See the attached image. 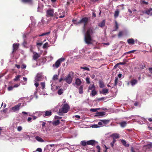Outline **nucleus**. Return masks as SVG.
Wrapping results in <instances>:
<instances>
[{
    "label": "nucleus",
    "mask_w": 152,
    "mask_h": 152,
    "mask_svg": "<svg viewBox=\"0 0 152 152\" xmlns=\"http://www.w3.org/2000/svg\"><path fill=\"white\" fill-rule=\"evenodd\" d=\"M92 33V30L91 28H88L86 33L85 34L84 40L88 45L92 44L93 40L91 37V34Z\"/></svg>",
    "instance_id": "f257e3e1"
},
{
    "label": "nucleus",
    "mask_w": 152,
    "mask_h": 152,
    "mask_svg": "<svg viewBox=\"0 0 152 152\" xmlns=\"http://www.w3.org/2000/svg\"><path fill=\"white\" fill-rule=\"evenodd\" d=\"M89 19L88 18L85 17L82 18L79 21H77L75 20H73L72 22L74 24L77 25L80 23L83 24V28L84 29L85 28L86 25L88 23Z\"/></svg>",
    "instance_id": "f03ea898"
},
{
    "label": "nucleus",
    "mask_w": 152,
    "mask_h": 152,
    "mask_svg": "<svg viewBox=\"0 0 152 152\" xmlns=\"http://www.w3.org/2000/svg\"><path fill=\"white\" fill-rule=\"evenodd\" d=\"M69 109V106L66 104H64L61 108L59 109L58 112V115H61L60 114L66 113L67 112Z\"/></svg>",
    "instance_id": "7ed1b4c3"
},
{
    "label": "nucleus",
    "mask_w": 152,
    "mask_h": 152,
    "mask_svg": "<svg viewBox=\"0 0 152 152\" xmlns=\"http://www.w3.org/2000/svg\"><path fill=\"white\" fill-rule=\"evenodd\" d=\"M65 59L64 58H61L57 60L54 64L53 65V67L54 69L58 68L60 65L61 62L64 61Z\"/></svg>",
    "instance_id": "20e7f679"
},
{
    "label": "nucleus",
    "mask_w": 152,
    "mask_h": 152,
    "mask_svg": "<svg viewBox=\"0 0 152 152\" xmlns=\"http://www.w3.org/2000/svg\"><path fill=\"white\" fill-rule=\"evenodd\" d=\"M21 103H18L17 105L11 108L9 110L10 112H17L21 107Z\"/></svg>",
    "instance_id": "39448f33"
},
{
    "label": "nucleus",
    "mask_w": 152,
    "mask_h": 152,
    "mask_svg": "<svg viewBox=\"0 0 152 152\" xmlns=\"http://www.w3.org/2000/svg\"><path fill=\"white\" fill-rule=\"evenodd\" d=\"M73 72H70L68 74L65 79H64V80L66 81V82L68 84H70L72 82V75H73Z\"/></svg>",
    "instance_id": "423d86ee"
},
{
    "label": "nucleus",
    "mask_w": 152,
    "mask_h": 152,
    "mask_svg": "<svg viewBox=\"0 0 152 152\" xmlns=\"http://www.w3.org/2000/svg\"><path fill=\"white\" fill-rule=\"evenodd\" d=\"M54 10L52 9L48 10L46 12V16L47 17H53V16Z\"/></svg>",
    "instance_id": "0eeeda50"
},
{
    "label": "nucleus",
    "mask_w": 152,
    "mask_h": 152,
    "mask_svg": "<svg viewBox=\"0 0 152 152\" xmlns=\"http://www.w3.org/2000/svg\"><path fill=\"white\" fill-rule=\"evenodd\" d=\"M42 79V73H38L35 77V80L36 81H41Z\"/></svg>",
    "instance_id": "6e6552de"
},
{
    "label": "nucleus",
    "mask_w": 152,
    "mask_h": 152,
    "mask_svg": "<svg viewBox=\"0 0 152 152\" xmlns=\"http://www.w3.org/2000/svg\"><path fill=\"white\" fill-rule=\"evenodd\" d=\"M87 145H93L96 143H97V142L93 140H91L87 141Z\"/></svg>",
    "instance_id": "1a4fd4ad"
},
{
    "label": "nucleus",
    "mask_w": 152,
    "mask_h": 152,
    "mask_svg": "<svg viewBox=\"0 0 152 152\" xmlns=\"http://www.w3.org/2000/svg\"><path fill=\"white\" fill-rule=\"evenodd\" d=\"M40 55L39 54L36 52L33 53V59L36 60L39 57Z\"/></svg>",
    "instance_id": "9d476101"
},
{
    "label": "nucleus",
    "mask_w": 152,
    "mask_h": 152,
    "mask_svg": "<svg viewBox=\"0 0 152 152\" xmlns=\"http://www.w3.org/2000/svg\"><path fill=\"white\" fill-rule=\"evenodd\" d=\"M19 44L17 43H14L13 45V50L12 53H13L14 52L17 50Z\"/></svg>",
    "instance_id": "9b49d317"
},
{
    "label": "nucleus",
    "mask_w": 152,
    "mask_h": 152,
    "mask_svg": "<svg viewBox=\"0 0 152 152\" xmlns=\"http://www.w3.org/2000/svg\"><path fill=\"white\" fill-rule=\"evenodd\" d=\"M23 2L28 3L29 5H31L33 4V1L32 0H22Z\"/></svg>",
    "instance_id": "f8f14e48"
},
{
    "label": "nucleus",
    "mask_w": 152,
    "mask_h": 152,
    "mask_svg": "<svg viewBox=\"0 0 152 152\" xmlns=\"http://www.w3.org/2000/svg\"><path fill=\"white\" fill-rule=\"evenodd\" d=\"M137 83V80L136 79L131 80L130 81V84L132 86H133Z\"/></svg>",
    "instance_id": "ddd939ff"
},
{
    "label": "nucleus",
    "mask_w": 152,
    "mask_h": 152,
    "mask_svg": "<svg viewBox=\"0 0 152 152\" xmlns=\"http://www.w3.org/2000/svg\"><path fill=\"white\" fill-rule=\"evenodd\" d=\"M59 15H60L59 18H62L65 16V12L64 11H62L61 10H59Z\"/></svg>",
    "instance_id": "4468645a"
},
{
    "label": "nucleus",
    "mask_w": 152,
    "mask_h": 152,
    "mask_svg": "<svg viewBox=\"0 0 152 152\" xmlns=\"http://www.w3.org/2000/svg\"><path fill=\"white\" fill-rule=\"evenodd\" d=\"M101 93L104 95H106L108 93V89L107 88H104Z\"/></svg>",
    "instance_id": "2eb2a0df"
},
{
    "label": "nucleus",
    "mask_w": 152,
    "mask_h": 152,
    "mask_svg": "<svg viewBox=\"0 0 152 152\" xmlns=\"http://www.w3.org/2000/svg\"><path fill=\"white\" fill-rule=\"evenodd\" d=\"M81 83L82 82L80 79L77 78L76 79L75 83L77 86H80Z\"/></svg>",
    "instance_id": "dca6fc26"
},
{
    "label": "nucleus",
    "mask_w": 152,
    "mask_h": 152,
    "mask_svg": "<svg viewBox=\"0 0 152 152\" xmlns=\"http://www.w3.org/2000/svg\"><path fill=\"white\" fill-rule=\"evenodd\" d=\"M127 42L129 44L133 45L134 43V41L132 38L129 39L127 40Z\"/></svg>",
    "instance_id": "f3484780"
},
{
    "label": "nucleus",
    "mask_w": 152,
    "mask_h": 152,
    "mask_svg": "<svg viewBox=\"0 0 152 152\" xmlns=\"http://www.w3.org/2000/svg\"><path fill=\"white\" fill-rule=\"evenodd\" d=\"M52 124L53 125L57 126L60 124V121L58 120H54L52 122Z\"/></svg>",
    "instance_id": "a211bd4d"
},
{
    "label": "nucleus",
    "mask_w": 152,
    "mask_h": 152,
    "mask_svg": "<svg viewBox=\"0 0 152 152\" xmlns=\"http://www.w3.org/2000/svg\"><path fill=\"white\" fill-rule=\"evenodd\" d=\"M45 113V115L46 116H49L52 114V112L50 110L46 111Z\"/></svg>",
    "instance_id": "6ab92c4d"
},
{
    "label": "nucleus",
    "mask_w": 152,
    "mask_h": 152,
    "mask_svg": "<svg viewBox=\"0 0 152 152\" xmlns=\"http://www.w3.org/2000/svg\"><path fill=\"white\" fill-rule=\"evenodd\" d=\"M119 13V11L118 9H117L115 11L114 13V17L115 18H116L118 16Z\"/></svg>",
    "instance_id": "aec40b11"
},
{
    "label": "nucleus",
    "mask_w": 152,
    "mask_h": 152,
    "mask_svg": "<svg viewBox=\"0 0 152 152\" xmlns=\"http://www.w3.org/2000/svg\"><path fill=\"white\" fill-rule=\"evenodd\" d=\"M88 92H89V90H95V87L94 84H93L92 85H90L88 87Z\"/></svg>",
    "instance_id": "412c9836"
},
{
    "label": "nucleus",
    "mask_w": 152,
    "mask_h": 152,
    "mask_svg": "<svg viewBox=\"0 0 152 152\" xmlns=\"http://www.w3.org/2000/svg\"><path fill=\"white\" fill-rule=\"evenodd\" d=\"M105 24V21L104 20H103L99 24L98 26L101 27H103L104 26Z\"/></svg>",
    "instance_id": "4be33fe9"
},
{
    "label": "nucleus",
    "mask_w": 152,
    "mask_h": 152,
    "mask_svg": "<svg viewBox=\"0 0 152 152\" xmlns=\"http://www.w3.org/2000/svg\"><path fill=\"white\" fill-rule=\"evenodd\" d=\"M83 86L82 85L79 88V92L80 94H82L83 93Z\"/></svg>",
    "instance_id": "5701e85b"
},
{
    "label": "nucleus",
    "mask_w": 152,
    "mask_h": 152,
    "mask_svg": "<svg viewBox=\"0 0 152 152\" xmlns=\"http://www.w3.org/2000/svg\"><path fill=\"white\" fill-rule=\"evenodd\" d=\"M36 139L39 142H43L44 141L40 137L38 136H36L35 137Z\"/></svg>",
    "instance_id": "b1692460"
},
{
    "label": "nucleus",
    "mask_w": 152,
    "mask_h": 152,
    "mask_svg": "<svg viewBox=\"0 0 152 152\" xmlns=\"http://www.w3.org/2000/svg\"><path fill=\"white\" fill-rule=\"evenodd\" d=\"M41 122L42 123V124H41L42 126V130L43 131L45 132V130L44 129L45 128V125L46 124V123L44 121H41Z\"/></svg>",
    "instance_id": "393cba45"
},
{
    "label": "nucleus",
    "mask_w": 152,
    "mask_h": 152,
    "mask_svg": "<svg viewBox=\"0 0 152 152\" xmlns=\"http://www.w3.org/2000/svg\"><path fill=\"white\" fill-rule=\"evenodd\" d=\"M87 141L85 140H83L80 142V144L83 146H85L87 145Z\"/></svg>",
    "instance_id": "a878e982"
},
{
    "label": "nucleus",
    "mask_w": 152,
    "mask_h": 152,
    "mask_svg": "<svg viewBox=\"0 0 152 152\" xmlns=\"http://www.w3.org/2000/svg\"><path fill=\"white\" fill-rule=\"evenodd\" d=\"M121 142L123 145L124 146L127 147L129 146V144H127L125 140H121Z\"/></svg>",
    "instance_id": "bb28decb"
},
{
    "label": "nucleus",
    "mask_w": 152,
    "mask_h": 152,
    "mask_svg": "<svg viewBox=\"0 0 152 152\" xmlns=\"http://www.w3.org/2000/svg\"><path fill=\"white\" fill-rule=\"evenodd\" d=\"M112 136L115 139H118L119 138V135L117 133L113 134L112 135Z\"/></svg>",
    "instance_id": "cd10ccee"
},
{
    "label": "nucleus",
    "mask_w": 152,
    "mask_h": 152,
    "mask_svg": "<svg viewBox=\"0 0 152 152\" xmlns=\"http://www.w3.org/2000/svg\"><path fill=\"white\" fill-rule=\"evenodd\" d=\"M99 87L101 88H103L104 87V84L103 82L99 80Z\"/></svg>",
    "instance_id": "c85d7f7f"
},
{
    "label": "nucleus",
    "mask_w": 152,
    "mask_h": 152,
    "mask_svg": "<svg viewBox=\"0 0 152 152\" xmlns=\"http://www.w3.org/2000/svg\"><path fill=\"white\" fill-rule=\"evenodd\" d=\"M50 31H49L47 32H46L42 34H41L39 35L38 36L39 37L43 36H44L48 35L50 33Z\"/></svg>",
    "instance_id": "c756f323"
},
{
    "label": "nucleus",
    "mask_w": 152,
    "mask_h": 152,
    "mask_svg": "<svg viewBox=\"0 0 152 152\" xmlns=\"http://www.w3.org/2000/svg\"><path fill=\"white\" fill-rule=\"evenodd\" d=\"M100 121L102 122L104 126L105 124H107L109 121L108 120H101Z\"/></svg>",
    "instance_id": "7c9ffc66"
},
{
    "label": "nucleus",
    "mask_w": 152,
    "mask_h": 152,
    "mask_svg": "<svg viewBox=\"0 0 152 152\" xmlns=\"http://www.w3.org/2000/svg\"><path fill=\"white\" fill-rule=\"evenodd\" d=\"M121 126L122 127H124L126 124V121H123L121 122L120 124Z\"/></svg>",
    "instance_id": "2f4dec72"
},
{
    "label": "nucleus",
    "mask_w": 152,
    "mask_h": 152,
    "mask_svg": "<svg viewBox=\"0 0 152 152\" xmlns=\"http://www.w3.org/2000/svg\"><path fill=\"white\" fill-rule=\"evenodd\" d=\"M152 9L151 8H150L148 10H146L145 13L148 15H149L150 14L151 12L152 11Z\"/></svg>",
    "instance_id": "473e14b6"
},
{
    "label": "nucleus",
    "mask_w": 152,
    "mask_h": 152,
    "mask_svg": "<svg viewBox=\"0 0 152 152\" xmlns=\"http://www.w3.org/2000/svg\"><path fill=\"white\" fill-rule=\"evenodd\" d=\"M96 94H97V93L95 89V90H93L92 91L91 93L90 94L92 96H94Z\"/></svg>",
    "instance_id": "72a5a7b5"
},
{
    "label": "nucleus",
    "mask_w": 152,
    "mask_h": 152,
    "mask_svg": "<svg viewBox=\"0 0 152 152\" xmlns=\"http://www.w3.org/2000/svg\"><path fill=\"white\" fill-rule=\"evenodd\" d=\"M33 114L35 116L39 117L41 115V113L39 112H35L33 113Z\"/></svg>",
    "instance_id": "f704fd0d"
},
{
    "label": "nucleus",
    "mask_w": 152,
    "mask_h": 152,
    "mask_svg": "<svg viewBox=\"0 0 152 152\" xmlns=\"http://www.w3.org/2000/svg\"><path fill=\"white\" fill-rule=\"evenodd\" d=\"M63 90L62 89H59L58 91V94L59 95H61L63 93Z\"/></svg>",
    "instance_id": "c9c22d12"
},
{
    "label": "nucleus",
    "mask_w": 152,
    "mask_h": 152,
    "mask_svg": "<svg viewBox=\"0 0 152 152\" xmlns=\"http://www.w3.org/2000/svg\"><path fill=\"white\" fill-rule=\"evenodd\" d=\"M99 108H95V109L91 108V109H90V111L91 112H96L98 110H99Z\"/></svg>",
    "instance_id": "e433bc0d"
},
{
    "label": "nucleus",
    "mask_w": 152,
    "mask_h": 152,
    "mask_svg": "<svg viewBox=\"0 0 152 152\" xmlns=\"http://www.w3.org/2000/svg\"><path fill=\"white\" fill-rule=\"evenodd\" d=\"M86 80L87 83L88 84H89L90 83V78L88 77H87L86 79Z\"/></svg>",
    "instance_id": "4c0bfd02"
},
{
    "label": "nucleus",
    "mask_w": 152,
    "mask_h": 152,
    "mask_svg": "<svg viewBox=\"0 0 152 152\" xmlns=\"http://www.w3.org/2000/svg\"><path fill=\"white\" fill-rule=\"evenodd\" d=\"M48 46V42H46L45 43L43 46V48H46Z\"/></svg>",
    "instance_id": "58836bf2"
},
{
    "label": "nucleus",
    "mask_w": 152,
    "mask_h": 152,
    "mask_svg": "<svg viewBox=\"0 0 152 152\" xmlns=\"http://www.w3.org/2000/svg\"><path fill=\"white\" fill-rule=\"evenodd\" d=\"M22 127L21 126H18L17 128V131L18 132H20L22 130Z\"/></svg>",
    "instance_id": "ea45409f"
},
{
    "label": "nucleus",
    "mask_w": 152,
    "mask_h": 152,
    "mask_svg": "<svg viewBox=\"0 0 152 152\" xmlns=\"http://www.w3.org/2000/svg\"><path fill=\"white\" fill-rule=\"evenodd\" d=\"M80 68L81 69H83L84 70H87L88 71H89L90 70L87 67H80Z\"/></svg>",
    "instance_id": "a19ab883"
},
{
    "label": "nucleus",
    "mask_w": 152,
    "mask_h": 152,
    "mask_svg": "<svg viewBox=\"0 0 152 152\" xmlns=\"http://www.w3.org/2000/svg\"><path fill=\"white\" fill-rule=\"evenodd\" d=\"M58 75H54L53 77V80H56L58 79Z\"/></svg>",
    "instance_id": "79ce46f5"
},
{
    "label": "nucleus",
    "mask_w": 152,
    "mask_h": 152,
    "mask_svg": "<svg viewBox=\"0 0 152 152\" xmlns=\"http://www.w3.org/2000/svg\"><path fill=\"white\" fill-rule=\"evenodd\" d=\"M97 114L98 116H102L104 115V112H98Z\"/></svg>",
    "instance_id": "37998d69"
},
{
    "label": "nucleus",
    "mask_w": 152,
    "mask_h": 152,
    "mask_svg": "<svg viewBox=\"0 0 152 152\" xmlns=\"http://www.w3.org/2000/svg\"><path fill=\"white\" fill-rule=\"evenodd\" d=\"M21 77L20 75H17L16 76L15 78L14 79L15 81H17L19 80V78Z\"/></svg>",
    "instance_id": "c03bdc74"
},
{
    "label": "nucleus",
    "mask_w": 152,
    "mask_h": 152,
    "mask_svg": "<svg viewBox=\"0 0 152 152\" xmlns=\"http://www.w3.org/2000/svg\"><path fill=\"white\" fill-rule=\"evenodd\" d=\"M134 105L135 106H138L140 107V104L137 102H136L134 104Z\"/></svg>",
    "instance_id": "a18cd8bd"
},
{
    "label": "nucleus",
    "mask_w": 152,
    "mask_h": 152,
    "mask_svg": "<svg viewBox=\"0 0 152 152\" xmlns=\"http://www.w3.org/2000/svg\"><path fill=\"white\" fill-rule=\"evenodd\" d=\"M115 30H116L118 28V23L116 21H115Z\"/></svg>",
    "instance_id": "49530a36"
},
{
    "label": "nucleus",
    "mask_w": 152,
    "mask_h": 152,
    "mask_svg": "<svg viewBox=\"0 0 152 152\" xmlns=\"http://www.w3.org/2000/svg\"><path fill=\"white\" fill-rule=\"evenodd\" d=\"M13 88V87L12 86H10L7 89L8 91H10L12 90Z\"/></svg>",
    "instance_id": "de8ad7c7"
},
{
    "label": "nucleus",
    "mask_w": 152,
    "mask_h": 152,
    "mask_svg": "<svg viewBox=\"0 0 152 152\" xmlns=\"http://www.w3.org/2000/svg\"><path fill=\"white\" fill-rule=\"evenodd\" d=\"M41 86L42 87V88L44 89L45 86V82H42L41 83Z\"/></svg>",
    "instance_id": "09e8293b"
},
{
    "label": "nucleus",
    "mask_w": 152,
    "mask_h": 152,
    "mask_svg": "<svg viewBox=\"0 0 152 152\" xmlns=\"http://www.w3.org/2000/svg\"><path fill=\"white\" fill-rule=\"evenodd\" d=\"M118 79L117 78H115V86H116L117 85V83L118 82Z\"/></svg>",
    "instance_id": "8fccbe9b"
},
{
    "label": "nucleus",
    "mask_w": 152,
    "mask_h": 152,
    "mask_svg": "<svg viewBox=\"0 0 152 152\" xmlns=\"http://www.w3.org/2000/svg\"><path fill=\"white\" fill-rule=\"evenodd\" d=\"M47 58L48 59H49V60L50 61L52 60L53 59V57L51 55H50V56H48V57H47Z\"/></svg>",
    "instance_id": "3c124183"
},
{
    "label": "nucleus",
    "mask_w": 152,
    "mask_h": 152,
    "mask_svg": "<svg viewBox=\"0 0 152 152\" xmlns=\"http://www.w3.org/2000/svg\"><path fill=\"white\" fill-rule=\"evenodd\" d=\"M98 124L100 126H104V125L103 124L102 122L101 121H100L98 122Z\"/></svg>",
    "instance_id": "603ef678"
},
{
    "label": "nucleus",
    "mask_w": 152,
    "mask_h": 152,
    "mask_svg": "<svg viewBox=\"0 0 152 152\" xmlns=\"http://www.w3.org/2000/svg\"><path fill=\"white\" fill-rule=\"evenodd\" d=\"M135 51V50H132V51H130L128 52L125 53L124 54H126L131 53H134Z\"/></svg>",
    "instance_id": "864d4df0"
},
{
    "label": "nucleus",
    "mask_w": 152,
    "mask_h": 152,
    "mask_svg": "<svg viewBox=\"0 0 152 152\" xmlns=\"http://www.w3.org/2000/svg\"><path fill=\"white\" fill-rule=\"evenodd\" d=\"M123 34V32L122 31L120 32L118 34V36L119 37L121 36Z\"/></svg>",
    "instance_id": "5fc2aeb1"
},
{
    "label": "nucleus",
    "mask_w": 152,
    "mask_h": 152,
    "mask_svg": "<svg viewBox=\"0 0 152 152\" xmlns=\"http://www.w3.org/2000/svg\"><path fill=\"white\" fill-rule=\"evenodd\" d=\"M26 45V42L25 40H24L23 42V45L25 47Z\"/></svg>",
    "instance_id": "6e6d98bb"
},
{
    "label": "nucleus",
    "mask_w": 152,
    "mask_h": 152,
    "mask_svg": "<svg viewBox=\"0 0 152 152\" xmlns=\"http://www.w3.org/2000/svg\"><path fill=\"white\" fill-rule=\"evenodd\" d=\"M32 118L31 117H28L27 119V121L29 122H31V120Z\"/></svg>",
    "instance_id": "4d7b16f0"
},
{
    "label": "nucleus",
    "mask_w": 152,
    "mask_h": 152,
    "mask_svg": "<svg viewBox=\"0 0 152 152\" xmlns=\"http://www.w3.org/2000/svg\"><path fill=\"white\" fill-rule=\"evenodd\" d=\"M29 115L32 116L33 118V120H35L37 117H37V116H36L34 115Z\"/></svg>",
    "instance_id": "13d9d810"
},
{
    "label": "nucleus",
    "mask_w": 152,
    "mask_h": 152,
    "mask_svg": "<svg viewBox=\"0 0 152 152\" xmlns=\"http://www.w3.org/2000/svg\"><path fill=\"white\" fill-rule=\"evenodd\" d=\"M43 42H37V45L39 46H41Z\"/></svg>",
    "instance_id": "bf43d9fd"
},
{
    "label": "nucleus",
    "mask_w": 152,
    "mask_h": 152,
    "mask_svg": "<svg viewBox=\"0 0 152 152\" xmlns=\"http://www.w3.org/2000/svg\"><path fill=\"white\" fill-rule=\"evenodd\" d=\"M7 108H6L4 109L3 110H1V112H2V111L4 113H6L7 112Z\"/></svg>",
    "instance_id": "052dcab7"
},
{
    "label": "nucleus",
    "mask_w": 152,
    "mask_h": 152,
    "mask_svg": "<svg viewBox=\"0 0 152 152\" xmlns=\"http://www.w3.org/2000/svg\"><path fill=\"white\" fill-rule=\"evenodd\" d=\"M36 151L39 152H42V149L41 148H38L37 149Z\"/></svg>",
    "instance_id": "680f3d73"
},
{
    "label": "nucleus",
    "mask_w": 152,
    "mask_h": 152,
    "mask_svg": "<svg viewBox=\"0 0 152 152\" xmlns=\"http://www.w3.org/2000/svg\"><path fill=\"white\" fill-rule=\"evenodd\" d=\"M54 118L55 119H61V117H60L58 116L57 115H56V116H55L54 117Z\"/></svg>",
    "instance_id": "e2e57ef3"
},
{
    "label": "nucleus",
    "mask_w": 152,
    "mask_h": 152,
    "mask_svg": "<svg viewBox=\"0 0 152 152\" xmlns=\"http://www.w3.org/2000/svg\"><path fill=\"white\" fill-rule=\"evenodd\" d=\"M26 65L24 64H23L21 66L22 69H25L26 67Z\"/></svg>",
    "instance_id": "0e129e2a"
},
{
    "label": "nucleus",
    "mask_w": 152,
    "mask_h": 152,
    "mask_svg": "<svg viewBox=\"0 0 152 152\" xmlns=\"http://www.w3.org/2000/svg\"><path fill=\"white\" fill-rule=\"evenodd\" d=\"M37 92V89H36V91L34 92V95L35 96L36 99H37L38 98L37 96V95H36V94Z\"/></svg>",
    "instance_id": "69168bd1"
},
{
    "label": "nucleus",
    "mask_w": 152,
    "mask_h": 152,
    "mask_svg": "<svg viewBox=\"0 0 152 152\" xmlns=\"http://www.w3.org/2000/svg\"><path fill=\"white\" fill-rule=\"evenodd\" d=\"M15 66L18 69H19L20 68V66L19 65H18V64H15Z\"/></svg>",
    "instance_id": "338daca9"
},
{
    "label": "nucleus",
    "mask_w": 152,
    "mask_h": 152,
    "mask_svg": "<svg viewBox=\"0 0 152 152\" xmlns=\"http://www.w3.org/2000/svg\"><path fill=\"white\" fill-rule=\"evenodd\" d=\"M131 152H136V151H135V150L132 147L131 148Z\"/></svg>",
    "instance_id": "774afa93"
}]
</instances>
